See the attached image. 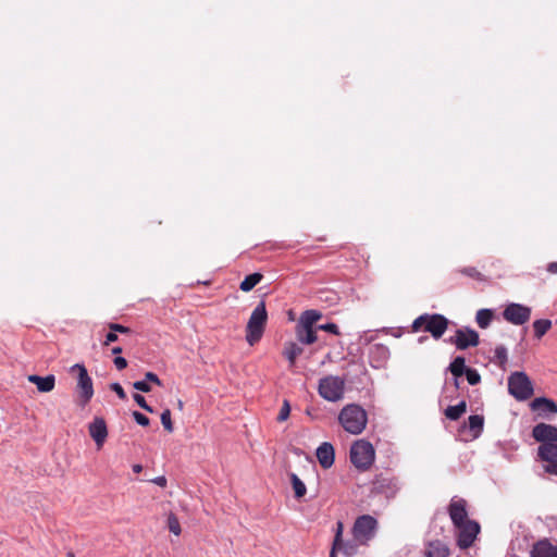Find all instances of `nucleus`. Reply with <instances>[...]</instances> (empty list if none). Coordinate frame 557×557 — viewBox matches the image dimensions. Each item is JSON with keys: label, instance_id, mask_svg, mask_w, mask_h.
<instances>
[{"label": "nucleus", "instance_id": "f257e3e1", "mask_svg": "<svg viewBox=\"0 0 557 557\" xmlns=\"http://www.w3.org/2000/svg\"><path fill=\"white\" fill-rule=\"evenodd\" d=\"M338 421L346 432L358 435L367 426L368 413L360 405L348 404L339 411Z\"/></svg>", "mask_w": 557, "mask_h": 557}, {"label": "nucleus", "instance_id": "f03ea898", "mask_svg": "<svg viewBox=\"0 0 557 557\" xmlns=\"http://www.w3.org/2000/svg\"><path fill=\"white\" fill-rule=\"evenodd\" d=\"M267 322L268 312L265 302L262 300L252 310L246 325V341L250 346H253L261 339Z\"/></svg>", "mask_w": 557, "mask_h": 557}, {"label": "nucleus", "instance_id": "7ed1b4c3", "mask_svg": "<svg viewBox=\"0 0 557 557\" xmlns=\"http://www.w3.org/2000/svg\"><path fill=\"white\" fill-rule=\"evenodd\" d=\"M449 320L440 313H424L414 319L411 327L413 332L424 331L430 333L435 339L441 338L446 332Z\"/></svg>", "mask_w": 557, "mask_h": 557}, {"label": "nucleus", "instance_id": "20e7f679", "mask_svg": "<svg viewBox=\"0 0 557 557\" xmlns=\"http://www.w3.org/2000/svg\"><path fill=\"white\" fill-rule=\"evenodd\" d=\"M351 463L359 470H368L374 462L375 451L373 445L364 440L356 441L349 453Z\"/></svg>", "mask_w": 557, "mask_h": 557}, {"label": "nucleus", "instance_id": "39448f33", "mask_svg": "<svg viewBox=\"0 0 557 557\" xmlns=\"http://www.w3.org/2000/svg\"><path fill=\"white\" fill-rule=\"evenodd\" d=\"M377 531V520L370 515L359 516L352 525V537L360 545H368Z\"/></svg>", "mask_w": 557, "mask_h": 557}, {"label": "nucleus", "instance_id": "423d86ee", "mask_svg": "<svg viewBox=\"0 0 557 557\" xmlns=\"http://www.w3.org/2000/svg\"><path fill=\"white\" fill-rule=\"evenodd\" d=\"M71 373L77 374V392L82 406L87 405L94 396L92 379L83 363H75L70 368Z\"/></svg>", "mask_w": 557, "mask_h": 557}, {"label": "nucleus", "instance_id": "0eeeda50", "mask_svg": "<svg viewBox=\"0 0 557 557\" xmlns=\"http://www.w3.org/2000/svg\"><path fill=\"white\" fill-rule=\"evenodd\" d=\"M345 381L339 376L329 375L320 379L318 392L325 400L335 403L343 398Z\"/></svg>", "mask_w": 557, "mask_h": 557}, {"label": "nucleus", "instance_id": "6e6552de", "mask_svg": "<svg viewBox=\"0 0 557 557\" xmlns=\"http://www.w3.org/2000/svg\"><path fill=\"white\" fill-rule=\"evenodd\" d=\"M508 391L517 400H527L533 395V385L524 372H513L508 377Z\"/></svg>", "mask_w": 557, "mask_h": 557}, {"label": "nucleus", "instance_id": "1a4fd4ad", "mask_svg": "<svg viewBox=\"0 0 557 557\" xmlns=\"http://www.w3.org/2000/svg\"><path fill=\"white\" fill-rule=\"evenodd\" d=\"M400 490L399 480L395 476L379 474L371 483V494L394 498Z\"/></svg>", "mask_w": 557, "mask_h": 557}, {"label": "nucleus", "instance_id": "9d476101", "mask_svg": "<svg viewBox=\"0 0 557 557\" xmlns=\"http://www.w3.org/2000/svg\"><path fill=\"white\" fill-rule=\"evenodd\" d=\"M531 312V308L525 305L510 302L505 307L503 318L513 325H522L530 320Z\"/></svg>", "mask_w": 557, "mask_h": 557}, {"label": "nucleus", "instance_id": "9b49d317", "mask_svg": "<svg viewBox=\"0 0 557 557\" xmlns=\"http://www.w3.org/2000/svg\"><path fill=\"white\" fill-rule=\"evenodd\" d=\"M448 342L456 346L459 350H465L469 347H475L480 343L479 333L469 327H460L456 331L455 336L450 337Z\"/></svg>", "mask_w": 557, "mask_h": 557}, {"label": "nucleus", "instance_id": "f8f14e48", "mask_svg": "<svg viewBox=\"0 0 557 557\" xmlns=\"http://www.w3.org/2000/svg\"><path fill=\"white\" fill-rule=\"evenodd\" d=\"M458 529V535H457V544L460 548L466 549L470 547L479 531L480 525L478 522L470 520L465 522L463 524L455 525Z\"/></svg>", "mask_w": 557, "mask_h": 557}, {"label": "nucleus", "instance_id": "ddd939ff", "mask_svg": "<svg viewBox=\"0 0 557 557\" xmlns=\"http://www.w3.org/2000/svg\"><path fill=\"white\" fill-rule=\"evenodd\" d=\"M532 436L541 445L557 444V426L543 422L537 423L532 429Z\"/></svg>", "mask_w": 557, "mask_h": 557}, {"label": "nucleus", "instance_id": "4468645a", "mask_svg": "<svg viewBox=\"0 0 557 557\" xmlns=\"http://www.w3.org/2000/svg\"><path fill=\"white\" fill-rule=\"evenodd\" d=\"M537 456L542 461L547 462L545 471L549 474L557 475V443L540 445Z\"/></svg>", "mask_w": 557, "mask_h": 557}, {"label": "nucleus", "instance_id": "2eb2a0df", "mask_svg": "<svg viewBox=\"0 0 557 557\" xmlns=\"http://www.w3.org/2000/svg\"><path fill=\"white\" fill-rule=\"evenodd\" d=\"M448 515L454 525L470 521V519H468L467 502L463 498H451L448 506Z\"/></svg>", "mask_w": 557, "mask_h": 557}, {"label": "nucleus", "instance_id": "dca6fc26", "mask_svg": "<svg viewBox=\"0 0 557 557\" xmlns=\"http://www.w3.org/2000/svg\"><path fill=\"white\" fill-rule=\"evenodd\" d=\"M388 358L389 349L387 346L383 344H373L369 347V360L373 368L380 369L384 367Z\"/></svg>", "mask_w": 557, "mask_h": 557}, {"label": "nucleus", "instance_id": "f3484780", "mask_svg": "<svg viewBox=\"0 0 557 557\" xmlns=\"http://www.w3.org/2000/svg\"><path fill=\"white\" fill-rule=\"evenodd\" d=\"M89 434L97 444V446L101 447L108 436L106 421L102 418L96 417L94 421L89 424Z\"/></svg>", "mask_w": 557, "mask_h": 557}, {"label": "nucleus", "instance_id": "a211bd4d", "mask_svg": "<svg viewBox=\"0 0 557 557\" xmlns=\"http://www.w3.org/2000/svg\"><path fill=\"white\" fill-rule=\"evenodd\" d=\"M317 458L323 469H329L333 466L335 459V450L331 443L324 442L317 448Z\"/></svg>", "mask_w": 557, "mask_h": 557}, {"label": "nucleus", "instance_id": "6ab92c4d", "mask_svg": "<svg viewBox=\"0 0 557 557\" xmlns=\"http://www.w3.org/2000/svg\"><path fill=\"white\" fill-rule=\"evenodd\" d=\"M530 554L531 557H557V545L543 539L533 544Z\"/></svg>", "mask_w": 557, "mask_h": 557}, {"label": "nucleus", "instance_id": "aec40b11", "mask_svg": "<svg viewBox=\"0 0 557 557\" xmlns=\"http://www.w3.org/2000/svg\"><path fill=\"white\" fill-rule=\"evenodd\" d=\"M28 381L35 384L40 393H49L55 386V376L53 374H48L46 376L30 374L28 375Z\"/></svg>", "mask_w": 557, "mask_h": 557}, {"label": "nucleus", "instance_id": "412c9836", "mask_svg": "<svg viewBox=\"0 0 557 557\" xmlns=\"http://www.w3.org/2000/svg\"><path fill=\"white\" fill-rule=\"evenodd\" d=\"M530 407L532 410L540 411V414L547 416L549 413H557V405L554 400L546 397L534 398Z\"/></svg>", "mask_w": 557, "mask_h": 557}, {"label": "nucleus", "instance_id": "4be33fe9", "mask_svg": "<svg viewBox=\"0 0 557 557\" xmlns=\"http://www.w3.org/2000/svg\"><path fill=\"white\" fill-rule=\"evenodd\" d=\"M448 546L440 540L431 541L424 549V557H448Z\"/></svg>", "mask_w": 557, "mask_h": 557}, {"label": "nucleus", "instance_id": "5701e85b", "mask_svg": "<svg viewBox=\"0 0 557 557\" xmlns=\"http://www.w3.org/2000/svg\"><path fill=\"white\" fill-rule=\"evenodd\" d=\"M322 318V313L318 310L310 309L301 313L298 326L312 327L313 324Z\"/></svg>", "mask_w": 557, "mask_h": 557}, {"label": "nucleus", "instance_id": "b1692460", "mask_svg": "<svg viewBox=\"0 0 557 557\" xmlns=\"http://www.w3.org/2000/svg\"><path fill=\"white\" fill-rule=\"evenodd\" d=\"M304 349L296 343H287L284 347L283 355L288 360L289 367H294L297 357L302 354Z\"/></svg>", "mask_w": 557, "mask_h": 557}, {"label": "nucleus", "instance_id": "393cba45", "mask_svg": "<svg viewBox=\"0 0 557 557\" xmlns=\"http://www.w3.org/2000/svg\"><path fill=\"white\" fill-rule=\"evenodd\" d=\"M469 368L466 366V359L461 356H457L448 366L447 371H449L453 376L461 377Z\"/></svg>", "mask_w": 557, "mask_h": 557}, {"label": "nucleus", "instance_id": "a878e982", "mask_svg": "<svg viewBox=\"0 0 557 557\" xmlns=\"http://www.w3.org/2000/svg\"><path fill=\"white\" fill-rule=\"evenodd\" d=\"M484 426V418L480 414H472L468 418V428L473 437L476 438L481 435Z\"/></svg>", "mask_w": 557, "mask_h": 557}, {"label": "nucleus", "instance_id": "bb28decb", "mask_svg": "<svg viewBox=\"0 0 557 557\" xmlns=\"http://www.w3.org/2000/svg\"><path fill=\"white\" fill-rule=\"evenodd\" d=\"M297 338L302 344L311 345L317 342V334L313 327L297 326Z\"/></svg>", "mask_w": 557, "mask_h": 557}, {"label": "nucleus", "instance_id": "cd10ccee", "mask_svg": "<svg viewBox=\"0 0 557 557\" xmlns=\"http://www.w3.org/2000/svg\"><path fill=\"white\" fill-rule=\"evenodd\" d=\"M467 411V404L465 400H461L459 404L455 406H448L445 409V416L447 419L451 421L458 420L465 412Z\"/></svg>", "mask_w": 557, "mask_h": 557}, {"label": "nucleus", "instance_id": "c85d7f7f", "mask_svg": "<svg viewBox=\"0 0 557 557\" xmlns=\"http://www.w3.org/2000/svg\"><path fill=\"white\" fill-rule=\"evenodd\" d=\"M494 312L492 309H480L475 314V322L481 329H487L493 320Z\"/></svg>", "mask_w": 557, "mask_h": 557}, {"label": "nucleus", "instance_id": "c756f323", "mask_svg": "<svg viewBox=\"0 0 557 557\" xmlns=\"http://www.w3.org/2000/svg\"><path fill=\"white\" fill-rule=\"evenodd\" d=\"M508 361V350L504 345H498L494 349V357L492 362L497 364L500 369L505 370Z\"/></svg>", "mask_w": 557, "mask_h": 557}, {"label": "nucleus", "instance_id": "7c9ffc66", "mask_svg": "<svg viewBox=\"0 0 557 557\" xmlns=\"http://www.w3.org/2000/svg\"><path fill=\"white\" fill-rule=\"evenodd\" d=\"M262 278L263 275L259 272L249 274L242 281L239 288L243 292H250L251 289L255 288L256 285H258L261 282Z\"/></svg>", "mask_w": 557, "mask_h": 557}, {"label": "nucleus", "instance_id": "2f4dec72", "mask_svg": "<svg viewBox=\"0 0 557 557\" xmlns=\"http://www.w3.org/2000/svg\"><path fill=\"white\" fill-rule=\"evenodd\" d=\"M534 336L540 339L542 338L552 327V321L549 319H539L533 322Z\"/></svg>", "mask_w": 557, "mask_h": 557}, {"label": "nucleus", "instance_id": "473e14b6", "mask_svg": "<svg viewBox=\"0 0 557 557\" xmlns=\"http://www.w3.org/2000/svg\"><path fill=\"white\" fill-rule=\"evenodd\" d=\"M289 478H290V482H292V485L294 488L295 497L296 498L304 497L307 492L305 483L295 473H290Z\"/></svg>", "mask_w": 557, "mask_h": 557}, {"label": "nucleus", "instance_id": "72a5a7b5", "mask_svg": "<svg viewBox=\"0 0 557 557\" xmlns=\"http://www.w3.org/2000/svg\"><path fill=\"white\" fill-rule=\"evenodd\" d=\"M360 544L352 539V541L344 542L342 540L341 547L338 548V552H342L347 557H352L358 552V546Z\"/></svg>", "mask_w": 557, "mask_h": 557}, {"label": "nucleus", "instance_id": "f704fd0d", "mask_svg": "<svg viewBox=\"0 0 557 557\" xmlns=\"http://www.w3.org/2000/svg\"><path fill=\"white\" fill-rule=\"evenodd\" d=\"M458 272L479 282H484L486 280L485 276L474 267H465L459 269Z\"/></svg>", "mask_w": 557, "mask_h": 557}, {"label": "nucleus", "instance_id": "c9c22d12", "mask_svg": "<svg viewBox=\"0 0 557 557\" xmlns=\"http://www.w3.org/2000/svg\"><path fill=\"white\" fill-rule=\"evenodd\" d=\"M166 522L171 533H173L176 536H178L182 533L180 521L173 512L169 513Z\"/></svg>", "mask_w": 557, "mask_h": 557}, {"label": "nucleus", "instance_id": "e433bc0d", "mask_svg": "<svg viewBox=\"0 0 557 557\" xmlns=\"http://www.w3.org/2000/svg\"><path fill=\"white\" fill-rule=\"evenodd\" d=\"M161 423L163 425V428L169 432V433H172L174 428H173V423H172V419H171V410L170 409H164L161 413Z\"/></svg>", "mask_w": 557, "mask_h": 557}, {"label": "nucleus", "instance_id": "4c0bfd02", "mask_svg": "<svg viewBox=\"0 0 557 557\" xmlns=\"http://www.w3.org/2000/svg\"><path fill=\"white\" fill-rule=\"evenodd\" d=\"M465 375L470 385H476L481 382V375L475 369L469 368Z\"/></svg>", "mask_w": 557, "mask_h": 557}, {"label": "nucleus", "instance_id": "58836bf2", "mask_svg": "<svg viewBox=\"0 0 557 557\" xmlns=\"http://www.w3.org/2000/svg\"><path fill=\"white\" fill-rule=\"evenodd\" d=\"M289 413H290L289 401L287 399H284L283 405H282L278 416H277V421L283 422V421L287 420L289 417Z\"/></svg>", "mask_w": 557, "mask_h": 557}, {"label": "nucleus", "instance_id": "ea45409f", "mask_svg": "<svg viewBox=\"0 0 557 557\" xmlns=\"http://www.w3.org/2000/svg\"><path fill=\"white\" fill-rule=\"evenodd\" d=\"M133 399L144 410H146L148 412H153L152 407L147 404V401L143 395L136 393L133 395Z\"/></svg>", "mask_w": 557, "mask_h": 557}, {"label": "nucleus", "instance_id": "a19ab883", "mask_svg": "<svg viewBox=\"0 0 557 557\" xmlns=\"http://www.w3.org/2000/svg\"><path fill=\"white\" fill-rule=\"evenodd\" d=\"M133 387L143 393H149L151 391L150 384L145 379L134 382Z\"/></svg>", "mask_w": 557, "mask_h": 557}, {"label": "nucleus", "instance_id": "79ce46f5", "mask_svg": "<svg viewBox=\"0 0 557 557\" xmlns=\"http://www.w3.org/2000/svg\"><path fill=\"white\" fill-rule=\"evenodd\" d=\"M343 530H344L343 522L342 521H337V523H336V532H335L333 544L341 545L342 540H343Z\"/></svg>", "mask_w": 557, "mask_h": 557}, {"label": "nucleus", "instance_id": "37998d69", "mask_svg": "<svg viewBox=\"0 0 557 557\" xmlns=\"http://www.w3.org/2000/svg\"><path fill=\"white\" fill-rule=\"evenodd\" d=\"M133 418L141 426L149 425L150 421H149L148 417H146L144 413H141L139 411H134L133 412Z\"/></svg>", "mask_w": 557, "mask_h": 557}, {"label": "nucleus", "instance_id": "c03bdc74", "mask_svg": "<svg viewBox=\"0 0 557 557\" xmlns=\"http://www.w3.org/2000/svg\"><path fill=\"white\" fill-rule=\"evenodd\" d=\"M110 388L117 395V397L122 400L126 399V393L123 389L122 385L117 382L112 383Z\"/></svg>", "mask_w": 557, "mask_h": 557}, {"label": "nucleus", "instance_id": "a18cd8bd", "mask_svg": "<svg viewBox=\"0 0 557 557\" xmlns=\"http://www.w3.org/2000/svg\"><path fill=\"white\" fill-rule=\"evenodd\" d=\"M318 329L326 331V332L335 334V335L339 334L338 326L335 323H332V322L319 325Z\"/></svg>", "mask_w": 557, "mask_h": 557}, {"label": "nucleus", "instance_id": "49530a36", "mask_svg": "<svg viewBox=\"0 0 557 557\" xmlns=\"http://www.w3.org/2000/svg\"><path fill=\"white\" fill-rule=\"evenodd\" d=\"M109 329L111 331H113L114 333L119 332L122 334H127L131 332V330L127 326H124V325L117 324V323H110Z\"/></svg>", "mask_w": 557, "mask_h": 557}, {"label": "nucleus", "instance_id": "de8ad7c7", "mask_svg": "<svg viewBox=\"0 0 557 557\" xmlns=\"http://www.w3.org/2000/svg\"><path fill=\"white\" fill-rule=\"evenodd\" d=\"M145 380L150 384V383H153L158 386H162V382L161 380L159 379V376L153 373V372H147L145 374Z\"/></svg>", "mask_w": 557, "mask_h": 557}, {"label": "nucleus", "instance_id": "09e8293b", "mask_svg": "<svg viewBox=\"0 0 557 557\" xmlns=\"http://www.w3.org/2000/svg\"><path fill=\"white\" fill-rule=\"evenodd\" d=\"M114 366L117 370H123L127 367V361L124 357L116 356L113 360Z\"/></svg>", "mask_w": 557, "mask_h": 557}, {"label": "nucleus", "instance_id": "8fccbe9b", "mask_svg": "<svg viewBox=\"0 0 557 557\" xmlns=\"http://www.w3.org/2000/svg\"><path fill=\"white\" fill-rule=\"evenodd\" d=\"M151 482L154 483L158 486L165 487L166 483H168V480H166V478L164 475H160V476H157V478L152 479Z\"/></svg>", "mask_w": 557, "mask_h": 557}, {"label": "nucleus", "instance_id": "3c124183", "mask_svg": "<svg viewBox=\"0 0 557 557\" xmlns=\"http://www.w3.org/2000/svg\"><path fill=\"white\" fill-rule=\"evenodd\" d=\"M117 334L114 333L113 331L109 332L107 335H106V341L103 343V345H109L110 343H113V342H116L117 341Z\"/></svg>", "mask_w": 557, "mask_h": 557}, {"label": "nucleus", "instance_id": "603ef678", "mask_svg": "<svg viewBox=\"0 0 557 557\" xmlns=\"http://www.w3.org/2000/svg\"><path fill=\"white\" fill-rule=\"evenodd\" d=\"M547 271L552 274H557V261L548 263Z\"/></svg>", "mask_w": 557, "mask_h": 557}, {"label": "nucleus", "instance_id": "864d4df0", "mask_svg": "<svg viewBox=\"0 0 557 557\" xmlns=\"http://www.w3.org/2000/svg\"><path fill=\"white\" fill-rule=\"evenodd\" d=\"M339 547L341 545L333 544L329 557H336Z\"/></svg>", "mask_w": 557, "mask_h": 557}, {"label": "nucleus", "instance_id": "5fc2aeb1", "mask_svg": "<svg viewBox=\"0 0 557 557\" xmlns=\"http://www.w3.org/2000/svg\"><path fill=\"white\" fill-rule=\"evenodd\" d=\"M141 470H143V466H141V465H138V463H137V465H134V466H133V471H134L135 473H139V472H141Z\"/></svg>", "mask_w": 557, "mask_h": 557}, {"label": "nucleus", "instance_id": "6e6d98bb", "mask_svg": "<svg viewBox=\"0 0 557 557\" xmlns=\"http://www.w3.org/2000/svg\"><path fill=\"white\" fill-rule=\"evenodd\" d=\"M121 352H122V348L120 346H116V347L112 348V354L113 355H119Z\"/></svg>", "mask_w": 557, "mask_h": 557}, {"label": "nucleus", "instance_id": "4d7b16f0", "mask_svg": "<svg viewBox=\"0 0 557 557\" xmlns=\"http://www.w3.org/2000/svg\"><path fill=\"white\" fill-rule=\"evenodd\" d=\"M459 379H460V377H456V376H454V386H455L456 388H459V386H460Z\"/></svg>", "mask_w": 557, "mask_h": 557}, {"label": "nucleus", "instance_id": "13d9d810", "mask_svg": "<svg viewBox=\"0 0 557 557\" xmlns=\"http://www.w3.org/2000/svg\"><path fill=\"white\" fill-rule=\"evenodd\" d=\"M178 407L182 409L183 408V401L182 400H178Z\"/></svg>", "mask_w": 557, "mask_h": 557}, {"label": "nucleus", "instance_id": "bf43d9fd", "mask_svg": "<svg viewBox=\"0 0 557 557\" xmlns=\"http://www.w3.org/2000/svg\"><path fill=\"white\" fill-rule=\"evenodd\" d=\"M67 557H75L73 553H69Z\"/></svg>", "mask_w": 557, "mask_h": 557}]
</instances>
